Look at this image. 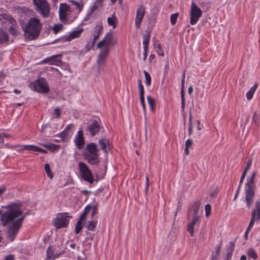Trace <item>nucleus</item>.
<instances>
[{
    "label": "nucleus",
    "mask_w": 260,
    "mask_h": 260,
    "mask_svg": "<svg viewBox=\"0 0 260 260\" xmlns=\"http://www.w3.org/2000/svg\"><path fill=\"white\" fill-rule=\"evenodd\" d=\"M21 206V204L20 203L10 204L7 206L9 210L2 214L1 216V221L3 226H5L8 223L11 222L7 231L8 237L11 241H13L25 217V215H23L14 220L22 214V211L19 209Z\"/></svg>",
    "instance_id": "obj_1"
},
{
    "label": "nucleus",
    "mask_w": 260,
    "mask_h": 260,
    "mask_svg": "<svg viewBox=\"0 0 260 260\" xmlns=\"http://www.w3.org/2000/svg\"><path fill=\"white\" fill-rule=\"evenodd\" d=\"M27 38L30 40L36 39L39 36L42 27V24L37 18H30L27 24L22 26Z\"/></svg>",
    "instance_id": "obj_2"
},
{
    "label": "nucleus",
    "mask_w": 260,
    "mask_h": 260,
    "mask_svg": "<svg viewBox=\"0 0 260 260\" xmlns=\"http://www.w3.org/2000/svg\"><path fill=\"white\" fill-rule=\"evenodd\" d=\"M98 151L95 143H90L88 144L83 155L85 159L91 165L98 166L100 162Z\"/></svg>",
    "instance_id": "obj_3"
},
{
    "label": "nucleus",
    "mask_w": 260,
    "mask_h": 260,
    "mask_svg": "<svg viewBox=\"0 0 260 260\" xmlns=\"http://www.w3.org/2000/svg\"><path fill=\"white\" fill-rule=\"evenodd\" d=\"M256 175V172H253L245 185L246 201L248 208H250L253 203V198L254 196V179Z\"/></svg>",
    "instance_id": "obj_4"
},
{
    "label": "nucleus",
    "mask_w": 260,
    "mask_h": 260,
    "mask_svg": "<svg viewBox=\"0 0 260 260\" xmlns=\"http://www.w3.org/2000/svg\"><path fill=\"white\" fill-rule=\"evenodd\" d=\"M30 88L35 91L40 93H48L49 91V87L47 82L44 78H39L35 82L30 83Z\"/></svg>",
    "instance_id": "obj_5"
},
{
    "label": "nucleus",
    "mask_w": 260,
    "mask_h": 260,
    "mask_svg": "<svg viewBox=\"0 0 260 260\" xmlns=\"http://www.w3.org/2000/svg\"><path fill=\"white\" fill-rule=\"evenodd\" d=\"M78 166L81 178L90 184L92 183L94 181V178L91 171L84 162H80Z\"/></svg>",
    "instance_id": "obj_6"
},
{
    "label": "nucleus",
    "mask_w": 260,
    "mask_h": 260,
    "mask_svg": "<svg viewBox=\"0 0 260 260\" xmlns=\"http://www.w3.org/2000/svg\"><path fill=\"white\" fill-rule=\"evenodd\" d=\"M36 7L37 11L44 17H47L49 15V5L46 0H33Z\"/></svg>",
    "instance_id": "obj_7"
},
{
    "label": "nucleus",
    "mask_w": 260,
    "mask_h": 260,
    "mask_svg": "<svg viewBox=\"0 0 260 260\" xmlns=\"http://www.w3.org/2000/svg\"><path fill=\"white\" fill-rule=\"evenodd\" d=\"M71 218L67 213H58L54 220V226L57 229L67 227Z\"/></svg>",
    "instance_id": "obj_8"
},
{
    "label": "nucleus",
    "mask_w": 260,
    "mask_h": 260,
    "mask_svg": "<svg viewBox=\"0 0 260 260\" xmlns=\"http://www.w3.org/2000/svg\"><path fill=\"white\" fill-rule=\"evenodd\" d=\"M252 217L250 221L249 226H248L247 230L245 234V236H247L248 231L253 226L254 222L256 220H258L260 218V201L258 200L255 203V207L254 208L251 214Z\"/></svg>",
    "instance_id": "obj_9"
},
{
    "label": "nucleus",
    "mask_w": 260,
    "mask_h": 260,
    "mask_svg": "<svg viewBox=\"0 0 260 260\" xmlns=\"http://www.w3.org/2000/svg\"><path fill=\"white\" fill-rule=\"evenodd\" d=\"M202 15V11L201 9L194 3H192L190 9V24L194 25Z\"/></svg>",
    "instance_id": "obj_10"
},
{
    "label": "nucleus",
    "mask_w": 260,
    "mask_h": 260,
    "mask_svg": "<svg viewBox=\"0 0 260 260\" xmlns=\"http://www.w3.org/2000/svg\"><path fill=\"white\" fill-rule=\"evenodd\" d=\"M200 205V202L196 201L189 207L187 214V220H190L191 218L196 217L200 218V215L199 214Z\"/></svg>",
    "instance_id": "obj_11"
},
{
    "label": "nucleus",
    "mask_w": 260,
    "mask_h": 260,
    "mask_svg": "<svg viewBox=\"0 0 260 260\" xmlns=\"http://www.w3.org/2000/svg\"><path fill=\"white\" fill-rule=\"evenodd\" d=\"M116 43V40L114 38L112 32H109L106 34L104 38L97 44V47L100 48L103 47L105 44L106 47H108L110 45H114Z\"/></svg>",
    "instance_id": "obj_12"
},
{
    "label": "nucleus",
    "mask_w": 260,
    "mask_h": 260,
    "mask_svg": "<svg viewBox=\"0 0 260 260\" xmlns=\"http://www.w3.org/2000/svg\"><path fill=\"white\" fill-rule=\"evenodd\" d=\"M72 12L70 7L65 4H61L59 9V16L60 20L62 22L68 20L67 15Z\"/></svg>",
    "instance_id": "obj_13"
},
{
    "label": "nucleus",
    "mask_w": 260,
    "mask_h": 260,
    "mask_svg": "<svg viewBox=\"0 0 260 260\" xmlns=\"http://www.w3.org/2000/svg\"><path fill=\"white\" fill-rule=\"evenodd\" d=\"M109 53V49L106 47L102 50L99 54L97 58V63L99 67H102L105 65L106 62L107 58Z\"/></svg>",
    "instance_id": "obj_14"
},
{
    "label": "nucleus",
    "mask_w": 260,
    "mask_h": 260,
    "mask_svg": "<svg viewBox=\"0 0 260 260\" xmlns=\"http://www.w3.org/2000/svg\"><path fill=\"white\" fill-rule=\"evenodd\" d=\"M145 14V8L141 6L137 10V15L135 18V26L137 28H139L141 26V21Z\"/></svg>",
    "instance_id": "obj_15"
},
{
    "label": "nucleus",
    "mask_w": 260,
    "mask_h": 260,
    "mask_svg": "<svg viewBox=\"0 0 260 260\" xmlns=\"http://www.w3.org/2000/svg\"><path fill=\"white\" fill-rule=\"evenodd\" d=\"M100 129V124L96 120H94L86 128L87 131L90 133V135L92 137L98 134Z\"/></svg>",
    "instance_id": "obj_16"
},
{
    "label": "nucleus",
    "mask_w": 260,
    "mask_h": 260,
    "mask_svg": "<svg viewBox=\"0 0 260 260\" xmlns=\"http://www.w3.org/2000/svg\"><path fill=\"white\" fill-rule=\"evenodd\" d=\"M83 31V28H80L77 30H74L70 33L69 35L63 36L61 39L64 41L69 42L74 39L78 38Z\"/></svg>",
    "instance_id": "obj_17"
},
{
    "label": "nucleus",
    "mask_w": 260,
    "mask_h": 260,
    "mask_svg": "<svg viewBox=\"0 0 260 260\" xmlns=\"http://www.w3.org/2000/svg\"><path fill=\"white\" fill-rule=\"evenodd\" d=\"M201 218L196 217L195 218H191L188 220V222L187 225V231L189 233L190 235L192 237L194 236V225L200 222Z\"/></svg>",
    "instance_id": "obj_18"
},
{
    "label": "nucleus",
    "mask_w": 260,
    "mask_h": 260,
    "mask_svg": "<svg viewBox=\"0 0 260 260\" xmlns=\"http://www.w3.org/2000/svg\"><path fill=\"white\" fill-rule=\"evenodd\" d=\"M74 142L79 149L82 148L84 144V138L83 137V131L81 129L78 131Z\"/></svg>",
    "instance_id": "obj_19"
},
{
    "label": "nucleus",
    "mask_w": 260,
    "mask_h": 260,
    "mask_svg": "<svg viewBox=\"0 0 260 260\" xmlns=\"http://www.w3.org/2000/svg\"><path fill=\"white\" fill-rule=\"evenodd\" d=\"M99 144L101 149L103 151L104 153L107 154L111 149V145L109 140L107 139H101L99 140Z\"/></svg>",
    "instance_id": "obj_20"
},
{
    "label": "nucleus",
    "mask_w": 260,
    "mask_h": 260,
    "mask_svg": "<svg viewBox=\"0 0 260 260\" xmlns=\"http://www.w3.org/2000/svg\"><path fill=\"white\" fill-rule=\"evenodd\" d=\"M60 56V55H53L51 57H48L43 60L42 61V63H48L49 64H56L58 65V63L61 62V60L57 58L58 56Z\"/></svg>",
    "instance_id": "obj_21"
},
{
    "label": "nucleus",
    "mask_w": 260,
    "mask_h": 260,
    "mask_svg": "<svg viewBox=\"0 0 260 260\" xmlns=\"http://www.w3.org/2000/svg\"><path fill=\"white\" fill-rule=\"evenodd\" d=\"M185 73L183 74L182 79L181 81V104H182V110H184L185 107V97H184V84H185Z\"/></svg>",
    "instance_id": "obj_22"
},
{
    "label": "nucleus",
    "mask_w": 260,
    "mask_h": 260,
    "mask_svg": "<svg viewBox=\"0 0 260 260\" xmlns=\"http://www.w3.org/2000/svg\"><path fill=\"white\" fill-rule=\"evenodd\" d=\"M5 20L10 24L16 25V21L10 15L6 13H3L0 15V20Z\"/></svg>",
    "instance_id": "obj_23"
},
{
    "label": "nucleus",
    "mask_w": 260,
    "mask_h": 260,
    "mask_svg": "<svg viewBox=\"0 0 260 260\" xmlns=\"http://www.w3.org/2000/svg\"><path fill=\"white\" fill-rule=\"evenodd\" d=\"M9 38L8 34L3 29H0V44L7 42Z\"/></svg>",
    "instance_id": "obj_24"
},
{
    "label": "nucleus",
    "mask_w": 260,
    "mask_h": 260,
    "mask_svg": "<svg viewBox=\"0 0 260 260\" xmlns=\"http://www.w3.org/2000/svg\"><path fill=\"white\" fill-rule=\"evenodd\" d=\"M258 84L255 83L254 85L250 89V90L246 93V98L248 100H251L257 88Z\"/></svg>",
    "instance_id": "obj_25"
},
{
    "label": "nucleus",
    "mask_w": 260,
    "mask_h": 260,
    "mask_svg": "<svg viewBox=\"0 0 260 260\" xmlns=\"http://www.w3.org/2000/svg\"><path fill=\"white\" fill-rule=\"evenodd\" d=\"M246 254L249 258H251L254 260H256L257 258V254L255 250L252 248H249Z\"/></svg>",
    "instance_id": "obj_26"
},
{
    "label": "nucleus",
    "mask_w": 260,
    "mask_h": 260,
    "mask_svg": "<svg viewBox=\"0 0 260 260\" xmlns=\"http://www.w3.org/2000/svg\"><path fill=\"white\" fill-rule=\"evenodd\" d=\"M154 46L156 49V51L158 55L161 56H164V53L163 49L162 48L161 45L156 41L154 43Z\"/></svg>",
    "instance_id": "obj_27"
},
{
    "label": "nucleus",
    "mask_w": 260,
    "mask_h": 260,
    "mask_svg": "<svg viewBox=\"0 0 260 260\" xmlns=\"http://www.w3.org/2000/svg\"><path fill=\"white\" fill-rule=\"evenodd\" d=\"M107 22L109 25L112 26L113 28H115L117 22V19L115 15L113 14L111 17H108L107 19Z\"/></svg>",
    "instance_id": "obj_28"
},
{
    "label": "nucleus",
    "mask_w": 260,
    "mask_h": 260,
    "mask_svg": "<svg viewBox=\"0 0 260 260\" xmlns=\"http://www.w3.org/2000/svg\"><path fill=\"white\" fill-rule=\"evenodd\" d=\"M17 24L16 25H13V24H11V26L9 28V31L10 32V33L14 36H17L19 34L18 30L17 29Z\"/></svg>",
    "instance_id": "obj_29"
},
{
    "label": "nucleus",
    "mask_w": 260,
    "mask_h": 260,
    "mask_svg": "<svg viewBox=\"0 0 260 260\" xmlns=\"http://www.w3.org/2000/svg\"><path fill=\"white\" fill-rule=\"evenodd\" d=\"M150 40V34L149 33L147 35H145L144 36V39L143 41V48L144 49H148V44Z\"/></svg>",
    "instance_id": "obj_30"
},
{
    "label": "nucleus",
    "mask_w": 260,
    "mask_h": 260,
    "mask_svg": "<svg viewBox=\"0 0 260 260\" xmlns=\"http://www.w3.org/2000/svg\"><path fill=\"white\" fill-rule=\"evenodd\" d=\"M103 25L101 23H99V24H97L94 27L93 34L100 35V34L101 33V32L103 30Z\"/></svg>",
    "instance_id": "obj_31"
},
{
    "label": "nucleus",
    "mask_w": 260,
    "mask_h": 260,
    "mask_svg": "<svg viewBox=\"0 0 260 260\" xmlns=\"http://www.w3.org/2000/svg\"><path fill=\"white\" fill-rule=\"evenodd\" d=\"M84 223H82V221L78 220L75 227V233L78 234L82 229Z\"/></svg>",
    "instance_id": "obj_32"
},
{
    "label": "nucleus",
    "mask_w": 260,
    "mask_h": 260,
    "mask_svg": "<svg viewBox=\"0 0 260 260\" xmlns=\"http://www.w3.org/2000/svg\"><path fill=\"white\" fill-rule=\"evenodd\" d=\"M97 223L96 221L92 220L88 221L86 227L89 231H93Z\"/></svg>",
    "instance_id": "obj_33"
},
{
    "label": "nucleus",
    "mask_w": 260,
    "mask_h": 260,
    "mask_svg": "<svg viewBox=\"0 0 260 260\" xmlns=\"http://www.w3.org/2000/svg\"><path fill=\"white\" fill-rule=\"evenodd\" d=\"M45 170L47 174V176L51 179L53 177V174L52 173L50 166L48 164H46L44 166Z\"/></svg>",
    "instance_id": "obj_34"
},
{
    "label": "nucleus",
    "mask_w": 260,
    "mask_h": 260,
    "mask_svg": "<svg viewBox=\"0 0 260 260\" xmlns=\"http://www.w3.org/2000/svg\"><path fill=\"white\" fill-rule=\"evenodd\" d=\"M38 146L32 145H25L22 146V149H25L29 151H37Z\"/></svg>",
    "instance_id": "obj_35"
},
{
    "label": "nucleus",
    "mask_w": 260,
    "mask_h": 260,
    "mask_svg": "<svg viewBox=\"0 0 260 260\" xmlns=\"http://www.w3.org/2000/svg\"><path fill=\"white\" fill-rule=\"evenodd\" d=\"M234 249V244L233 242H231L230 243V247L228 249V252L226 254L227 260H230V258L232 256Z\"/></svg>",
    "instance_id": "obj_36"
},
{
    "label": "nucleus",
    "mask_w": 260,
    "mask_h": 260,
    "mask_svg": "<svg viewBox=\"0 0 260 260\" xmlns=\"http://www.w3.org/2000/svg\"><path fill=\"white\" fill-rule=\"evenodd\" d=\"M47 257L48 258H54V249L53 247L50 246L47 250Z\"/></svg>",
    "instance_id": "obj_37"
},
{
    "label": "nucleus",
    "mask_w": 260,
    "mask_h": 260,
    "mask_svg": "<svg viewBox=\"0 0 260 260\" xmlns=\"http://www.w3.org/2000/svg\"><path fill=\"white\" fill-rule=\"evenodd\" d=\"M147 99L148 100V104L150 106V110L153 111L155 105V101L154 99H153L150 95H148L147 96Z\"/></svg>",
    "instance_id": "obj_38"
},
{
    "label": "nucleus",
    "mask_w": 260,
    "mask_h": 260,
    "mask_svg": "<svg viewBox=\"0 0 260 260\" xmlns=\"http://www.w3.org/2000/svg\"><path fill=\"white\" fill-rule=\"evenodd\" d=\"M68 132H66V131L63 130L62 132H61L58 134V137H59L60 139L58 140H56V141L59 142L64 141L66 137L68 136Z\"/></svg>",
    "instance_id": "obj_39"
},
{
    "label": "nucleus",
    "mask_w": 260,
    "mask_h": 260,
    "mask_svg": "<svg viewBox=\"0 0 260 260\" xmlns=\"http://www.w3.org/2000/svg\"><path fill=\"white\" fill-rule=\"evenodd\" d=\"M145 75V82L147 85L149 86L151 84V78L149 74L146 71H144Z\"/></svg>",
    "instance_id": "obj_40"
},
{
    "label": "nucleus",
    "mask_w": 260,
    "mask_h": 260,
    "mask_svg": "<svg viewBox=\"0 0 260 260\" xmlns=\"http://www.w3.org/2000/svg\"><path fill=\"white\" fill-rule=\"evenodd\" d=\"M63 27V25L62 24H55L53 27L54 34H56L58 33L60 30L62 29Z\"/></svg>",
    "instance_id": "obj_41"
},
{
    "label": "nucleus",
    "mask_w": 260,
    "mask_h": 260,
    "mask_svg": "<svg viewBox=\"0 0 260 260\" xmlns=\"http://www.w3.org/2000/svg\"><path fill=\"white\" fill-rule=\"evenodd\" d=\"M72 3L75 6V8L78 10L79 12H80L82 11L83 7V5L82 3H79L74 1H72Z\"/></svg>",
    "instance_id": "obj_42"
},
{
    "label": "nucleus",
    "mask_w": 260,
    "mask_h": 260,
    "mask_svg": "<svg viewBox=\"0 0 260 260\" xmlns=\"http://www.w3.org/2000/svg\"><path fill=\"white\" fill-rule=\"evenodd\" d=\"M178 16L179 14L178 13L173 14L171 16L170 21L172 25H174L176 24Z\"/></svg>",
    "instance_id": "obj_43"
},
{
    "label": "nucleus",
    "mask_w": 260,
    "mask_h": 260,
    "mask_svg": "<svg viewBox=\"0 0 260 260\" xmlns=\"http://www.w3.org/2000/svg\"><path fill=\"white\" fill-rule=\"evenodd\" d=\"M138 86L140 90V96H144V87L140 80H138Z\"/></svg>",
    "instance_id": "obj_44"
},
{
    "label": "nucleus",
    "mask_w": 260,
    "mask_h": 260,
    "mask_svg": "<svg viewBox=\"0 0 260 260\" xmlns=\"http://www.w3.org/2000/svg\"><path fill=\"white\" fill-rule=\"evenodd\" d=\"M206 216H209L211 214V207L210 204H207L205 207Z\"/></svg>",
    "instance_id": "obj_45"
},
{
    "label": "nucleus",
    "mask_w": 260,
    "mask_h": 260,
    "mask_svg": "<svg viewBox=\"0 0 260 260\" xmlns=\"http://www.w3.org/2000/svg\"><path fill=\"white\" fill-rule=\"evenodd\" d=\"M100 6H102V5L99 3H95L90 8V12L92 13L95 9H96L98 7Z\"/></svg>",
    "instance_id": "obj_46"
},
{
    "label": "nucleus",
    "mask_w": 260,
    "mask_h": 260,
    "mask_svg": "<svg viewBox=\"0 0 260 260\" xmlns=\"http://www.w3.org/2000/svg\"><path fill=\"white\" fill-rule=\"evenodd\" d=\"M140 103L143 107V109L144 111V112H146V107L145 105V102H144V96H140Z\"/></svg>",
    "instance_id": "obj_47"
},
{
    "label": "nucleus",
    "mask_w": 260,
    "mask_h": 260,
    "mask_svg": "<svg viewBox=\"0 0 260 260\" xmlns=\"http://www.w3.org/2000/svg\"><path fill=\"white\" fill-rule=\"evenodd\" d=\"M251 164H252V158H250L248 159V160L247 162L246 167H245L244 171L247 172L248 170L250 168Z\"/></svg>",
    "instance_id": "obj_48"
},
{
    "label": "nucleus",
    "mask_w": 260,
    "mask_h": 260,
    "mask_svg": "<svg viewBox=\"0 0 260 260\" xmlns=\"http://www.w3.org/2000/svg\"><path fill=\"white\" fill-rule=\"evenodd\" d=\"M193 144V142L191 139H188L185 142V147L190 148Z\"/></svg>",
    "instance_id": "obj_49"
},
{
    "label": "nucleus",
    "mask_w": 260,
    "mask_h": 260,
    "mask_svg": "<svg viewBox=\"0 0 260 260\" xmlns=\"http://www.w3.org/2000/svg\"><path fill=\"white\" fill-rule=\"evenodd\" d=\"M247 172L244 170V171L241 176V178H240V185H241L242 183H243V180H244L245 176L246 175Z\"/></svg>",
    "instance_id": "obj_50"
},
{
    "label": "nucleus",
    "mask_w": 260,
    "mask_h": 260,
    "mask_svg": "<svg viewBox=\"0 0 260 260\" xmlns=\"http://www.w3.org/2000/svg\"><path fill=\"white\" fill-rule=\"evenodd\" d=\"M54 113L56 115V118H59L61 114V111L59 108H55L54 110Z\"/></svg>",
    "instance_id": "obj_51"
},
{
    "label": "nucleus",
    "mask_w": 260,
    "mask_h": 260,
    "mask_svg": "<svg viewBox=\"0 0 260 260\" xmlns=\"http://www.w3.org/2000/svg\"><path fill=\"white\" fill-rule=\"evenodd\" d=\"M86 216L87 214H86V213L83 212L82 214L80 215L78 220L82 221V220H85Z\"/></svg>",
    "instance_id": "obj_52"
},
{
    "label": "nucleus",
    "mask_w": 260,
    "mask_h": 260,
    "mask_svg": "<svg viewBox=\"0 0 260 260\" xmlns=\"http://www.w3.org/2000/svg\"><path fill=\"white\" fill-rule=\"evenodd\" d=\"M37 152H42V153H47V150H44V149H42V148H41L40 147H37Z\"/></svg>",
    "instance_id": "obj_53"
},
{
    "label": "nucleus",
    "mask_w": 260,
    "mask_h": 260,
    "mask_svg": "<svg viewBox=\"0 0 260 260\" xmlns=\"http://www.w3.org/2000/svg\"><path fill=\"white\" fill-rule=\"evenodd\" d=\"M5 260H15L14 255L10 254L5 257Z\"/></svg>",
    "instance_id": "obj_54"
},
{
    "label": "nucleus",
    "mask_w": 260,
    "mask_h": 260,
    "mask_svg": "<svg viewBox=\"0 0 260 260\" xmlns=\"http://www.w3.org/2000/svg\"><path fill=\"white\" fill-rule=\"evenodd\" d=\"M93 43L92 44H93V45H94L95 42L98 39L99 35L93 34Z\"/></svg>",
    "instance_id": "obj_55"
},
{
    "label": "nucleus",
    "mask_w": 260,
    "mask_h": 260,
    "mask_svg": "<svg viewBox=\"0 0 260 260\" xmlns=\"http://www.w3.org/2000/svg\"><path fill=\"white\" fill-rule=\"evenodd\" d=\"M149 178L147 175L146 177V191H147L149 187Z\"/></svg>",
    "instance_id": "obj_56"
},
{
    "label": "nucleus",
    "mask_w": 260,
    "mask_h": 260,
    "mask_svg": "<svg viewBox=\"0 0 260 260\" xmlns=\"http://www.w3.org/2000/svg\"><path fill=\"white\" fill-rule=\"evenodd\" d=\"M73 126V124H68L66 128L64 129V131H66V132H68V131L71 129Z\"/></svg>",
    "instance_id": "obj_57"
},
{
    "label": "nucleus",
    "mask_w": 260,
    "mask_h": 260,
    "mask_svg": "<svg viewBox=\"0 0 260 260\" xmlns=\"http://www.w3.org/2000/svg\"><path fill=\"white\" fill-rule=\"evenodd\" d=\"M147 50L148 49H144V53H143V60H145L147 56Z\"/></svg>",
    "instance_id": "obj_58"
},
{
    "label": "nucleus",
    "mask_w": 260,
    "mask_h": 260,
    "mask_svg": "<svg viewBox=\"0 0 260 260\" xmlns=\"http://www.w3.org/2000/svg\"><path fill=\"white\" fill-rule=\"evenodd\" d=\"M98 213V209L97 208L95 207H94L92 211V214L91 216H93L95 214H96Z\"/></svg>",
    "instance_id": "obj_59"
},
{
    "label": "nucleus",
    "mask_w": 260,
    "mask_h": 260,
    "mask_svg": "<svg viewBox=\"0 0 260 260\" xmlns=\"http://www.w3.org/2000/svg\"><path fill=\"white\" fill-rule=\"evenodd\" d=\"M192 123H189V135H190L192 134Z\"/></svg>",
    "instance_id": "obj_60"
},
{
    "label": "nucleus",
    "mask_w": 260,
    "mask_h": 260,
    "mask_svg": "<svg viewBox=\"0 0 260 260\" xmlns=\"http://www.w3.org/2000/svg\"><path fill=\"white\" fill-rule=\"evenodd\" d=\"M217 192H218L217 190H215V191H213L211 193L210 197L211 198L215 197V196L217 194Z\"/></svg>",
    "instance_id": "obj_61"
},
{
    "label": "nucleus",
    "mask_w": 260,
    "mask_h": 260,
    "mask_svg": "<svg viewBox=\"0 0 260 260\" xmlns=\"http://www.w3.org/2000/svg\"><path fill=\"white\" fill-rule=\"evenodd\" d=\"M90 207H89V206H87L85 209H84V210L83 211V212H85L86 214L87 215V214L88 213V212H89V210H90Z\"/></svg>",
    "instance_id": "obj_62"
},
{
    "label": "nucleus",
    "mask_w": 260,
    "mask_h": 260,
    "mask_svg": "<svg viewBox=\"0 0 260 260\" xmlns=\"http://www.w3.org/2000/svg\"><path fill=\"white\" fill-rule=\"evenodd\" d=\"M47 127V124L43 125L42 127L41 130V132L44 133L45 132V130Z\"/></svg>",
    "instance_id": "obj_63"
},
{
    "label": "nucleus",
    "mask_w": 260,
    "mask_h": 260,
    "mask_svg": "<svg viewBox=\"0 0 260 260\" xmlns=\"http://www.w3.org/2000/svg\"><path fill=\"white\" fill-rule=\"evenodd\" d=\"M247 259V257L246 255H242L241 257H240V260H246Z\"/></svg>",
    "instance_id": "obj_64"
}]
</instances>
